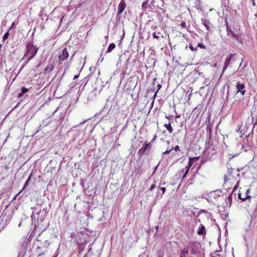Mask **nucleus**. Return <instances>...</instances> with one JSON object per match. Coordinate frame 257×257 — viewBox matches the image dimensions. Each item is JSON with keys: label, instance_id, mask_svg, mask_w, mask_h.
Masks as SVG:
<instances>
[{"label": "nucleus", "instance_id": "7ed1b4c3", "mask_svg": "<svg viewBox=\"0 0 257 257\" xmlns=\"http://www.w3.org/2000/svg\"><path fill=\"white\" fill-rule=\"evenodd\" d=\"M69 52L67 48H64L58 56V63L62 64V62L66 60L69 57Z\"/></svg>", "mask_w": 257, "mask_h": 257}, {"label": "nucleus", "instance_id": "6e6552de", "mask_svg": "<svg viewBox=\"0 0 257 257\" xmlns=\"http://www.w3.org/2000/svg\"><path fill=\"white\" fill-rule=\"evenodd\" d=\"M199 159V157H194L192 159H190V160H189V165L188 166H186V172H185V173L184 174V175L183 176V177H185L186 174L187 173V172L189 171V169H190V167L193 164L194 161H193V160H197Z\"/></svg>", "mask_w": 257, "mask_h": 257}, {"label": "nucleus", "instance_id": "412c9836", "mask_svg": "<svg viewBox=\"0 0 257 257\" xmlns=\"http://www.w3.org/2000/svg\"><path fill=\"white\" fill-rule=\"evenodd\" d=\"M9 35H10V34H9V31L7 33H6L5 34V35H4L3 38V40L4 41H6L8 38Z\"/></svg>", "mask_w": 257, "mask_h": 257}, {"label": "nucleus", "instance_id": "0eeeda50", "mask_svg": "<svg viewBox=\"0 0 257 257\" xmlns=\"http://www.w3.org/2000/svg\"><path fill=\"white\" fill-rule=\"evenodd\" d=\"M226 31L227 32V34L228 35H231L232 37L236 39V40H238V38H239V36L235 34L230 29V27L228 26V22L227 21H226Z\"/></svg>", "mask_w": 257, "mask_h": 257}, {"label": "nucleus", "instance_id": "4be33fe9", "mask_svg": "<svg viewBox=\"0 0 257 257\" xmlns=\"http://www.w3.org/2000/svg\"><path fill=\"white\" fill-rule=\"evenodd\" d=\"M251 119H252V123L253 124V125L256 124L257 123V116H256V118L252 116Z\"/></svg>", "mask_w": 257, "mask_h": 257}, {"label": "nucleus", "instance_id": "6ab92c4d", "mask_svg": "<svg viewBox=\"0 0 257 257\" xmlns=\"http://www.w3.org/2000/svg\"><path fill=\"white\" fill-rule=\"evenodd\" d=\"M156 136H155L153 139L151 141V142L150 143H148L147 144L146 142L145 143V145H144V147H146V149L147 150H150L151 149V145L150 144L151 143L153 142V141H155V140L156 139Z\"/></svg>", "mask_w": 257, "mask_h": 257}, {"label": "nucleus", "instance_id": "c85d7f7f", "mask_svg": "<svg viewBox=\"0 0 257 257\" xmlns=\"http://www.w3.org/2000/svg\"><path fill=\"white\" fill-rule=\"evenodd\" d=\"M157 88H158V89H157V90L156 92L155 93V95H154V97H155V96H156L157 92H158V91L160 90V89L161 88V84H158V85H157Z\"/></svg>", "mask_w": 257, "mask_h": 257}, {"label": "nucleus", "instance_id": "dca6fc26", "mask_svg": "<svg viewBox=\"0 0 257 257\" xmlns=\"http://www.w3.org/2000/svg\"><path fill=\"white\" fill-rule=\"evenodd\" d=\"M202 24L205 27L207 30H209L210 29V23L209 21L205 20H202Z\"/></svg>", "mask_w": 257, "mask_h": 257}, {"label": "nucleus", "instance_id": "bb28decb", "mask_svg": "<svg viewBox=\"0 0 257 257\" xmlns=\"http://www.w3.org/2000/svg\"><path fill=\"white\" fill-rule=\"evenodd\" d=\"M197 46L198 47H200V48H202V49H205L206 48L203 44H202V43H200L198 44Z\"/></svg>", "mask_w": 257, "mask_h": 257}, {"label": "nucleus", "instance_id": "c03bdc74", "mask_svg": "<svg viewBox=\"0 0 257 257\" xmlns=\"http://www.w3.org/2000/svg\"><path fill=\"white\" fill-rule=\"evenodd\" d=\"M166 142L167 143V144H169V141H166Z\"/></svg>", "mask_w": 257, "mask_h": 257}, {"label": "nucleus", "instance_id": "a18cd8bd", "mask_svg": "<svg viewBox=\"0 0 257 257\" xmlns=\"http://www.w3.org/2000/svg\"><path fill=\"white\" fill-rule=\"evenodd\" d=\"M157 34L159 35V34H160V32H158Z\"/></svg>", "mask_w": 257, "mask_h": 257}, {"label": "nucleus", "instance_id": "423d86ee", "mask_svg": "<svg viewBox=\"0 0 257 257\" xmlns=\"http://www.w3.org/2000/svg\"><path fill=\"white\" fill-rule=\"evenodd\" d=\"M250 192V190L249 189H247L246 190L245 194L238 193V197L239 199L242 200V201H245L246 199L250 198L251 196L249 195V193Z\"/></svg>", "mask_w": 257, "mask_h": 257}, {"label": "nucleus", "instance_id": "5701e85b", "mask_svg": "<svg viewBox=\"0 0 257 257\" xmlns=\"http://www.w3.org/2000/svg\"><path fill=\"white\" fill-rule=\"evenodd\" d=\"M21 90H22V92L23 93H27L28 91V89L24 86L22 87Z\"/></svg>", "mask_w": 257, "mask_h": 257}, {"label": "nucleus", "instance_id": "4c0bfd02", "mask_svg": "<svg viewBox=\"0 0 257 257\" xmlns=\"http://www.w3.org/2000/svg\"><path fill=\"white\" fill-rule=\"evenodd\" d=\"M166 118L169 120H170L171 119H172V118L170 116H166Z\"/></svg>", "mask_w": 257, "mask_h": 257}, {"label": "nucleus", "instance_id": "393cba45", "mask_svg": "<svg viewBox=\"0 0 257 257\" xmlns=\"http://www.w3.org/2000/svg\"><path fill=\"white\" fill-rule=\"evenodd\" d=\"M147 5H148L147 1H145V2H143V4H142V8H143L144 9H146L147 8Z\"/></svg>", "mask_w": 257, "mask_h": 257}, {"label": "nucleus", "instance_id": "f8f14e48", "mask_svg": "<svg viewBox=\"0 0 257 257\" xmlns=\"http://www.w3.org/2000/svg\"><path fill=\"white\" fill-rule=\"evenodd\" d=\"M173 150H174L176 152L180 151V147L179 146H176L174 148H172L170 150H167L165 152L163 153V155L169 154Z\"/></svg>", "mask_w": 257, "mask_h": 257}, {"label": "nucleus", "instance_id": "aec40b11", "mask_svg": "<svg viewBox=\"0 0 257 257\" xmlns=\"http://www.w3.org/2000/svg\"><path fill=\"white\" fill-rule=\"evenodd\" d=\"M41 247H38L37 248V252L38 253V256H42L45 254L44 251H42Z\"/></svg>", "mask_w": 257, "mask_h": 257}, {"label": "nucleus", "instance_id": "de8ad7c7", "mask_svg": "<svg viewBox=\"0 0 257 257\" xmlns=\"http://www.w3.org/2000/svg\"><path fill=\"white\" fill-rule=\"evenodd\" d=\"M224 179H226V177H224ZM226 181V179H225V182Z\"/></svg>", "mask_w": 257, "mask_h": 257}, {"label": "nucleus", "instance_id": "72a5a7b5", "mask_svg": "<svg viewBox=\"0 0 257 257\" xmlns=\"http://www.w3.org/2000/svg\"><path fill=\"white\" fill-rule=\"evenodd\" d=\"M161 190L162 191L163 193H164L166 191V188L165 187L161 188Z\"/></svg>", "mask_w": 257, "mask_h": 257}, {"label": "nucleus", "instance_id": "a878e982", "mask_svg": "<svg viewBox=\"0 0 257 257\" xmlns=\"http://www.w3.org/2000/svg\"><path fill=\"white\" fill-rule=\"evenodd\" d=\"M180 26H181V27L182 28H186V24L185 22H184V21L182 22Z\"/></svg>", "mask_w": 257, "mask_h": 257}, {"label": "nucleus", "instance_id": "7c9ffc66", "mask_svg": "<svg viewBox=\"0 0 257 257\" xmlns=\"http://www.w3.org/2000/svg\"><path fill=\"white\" fill-rule=\"evenodd\" d=\"M31 178L30 177H29L28 179H27V180L26 181V183L25 184V186H24V187H26V186L28 184V182H29Z\"/></svg>", "mask_w": 257, "mask_h": 257}, {"label": "nucleus", "instance_id": "ea45409f", "mask_svg": "<svg viewBox=\"0 0 257 257\" xmlns=\"http://www.w3.org/2000/svg\"><path fill=\"white\" fill-rule=\"evenodd\" d=\"M32 174H32V173H31V174L29 175V177H32Z\"/></svg>", "mask_w": 257, "mask_h": 257}, {"label": "nucleus", "instance_id": "9d476101", "mask_svg": "<svg viewBox=\"0 0 257 257\" xmlns=\"http://www.w3.org/2000/svg\"><path fill=\"white\" fill-rule=\"evenodd\" d=\"M197 234L199 235H202L203 236H204L206 234L205 228L203 225H200L197 230Z\"/></svg>", "mask_w": 257, "mask_h": 257}, {"label": "nucleus", "instance_id": "1a4fd4ad", "mask_svg": "<svg viewBox=\"0 0 257 257\" xmlns=\"http://www.w3.org/2000/svg\"><path fill=\"white\" fill-rule=\"evenodd\" d=\"M234 55H235L234 54H229V57H227V58H226L225 59V62H224V67H223V71H224L227 68V67H228V66L229 63H230L231 58Z\"/></svg>", "mask_w": 257, "mask_h": 257}, {"label": "nucleus", "instance_id": "4468645a", "mask_svg": "<svg viewBox=\"0 0 257 257\" xmlns=\"http://www.w3.org/2000/svg\"><path fill=\"white\" fill-rule=\"evenodd\" d=\"M188 253V249L187 247H185L181 251L180 257H186L187 254Z\"/></svg>", "mask_w": 257, "mask_h": 257}, {"label": "nucleus", "instance_id": "b1692460", "mask_svg": "<svg viewBox=\"0 0 257 257\" xmlns=\"http://www.w3.org/2000/svg\"><path fill=\"white\" fill-rule=\"evenodd\" d=\"M153 37L154 39H157V40H158L159 39V37L157 35V32H156L153 33Z\"/></svg>", "mask_w": 257, "mask_h": 257}, {"label": "nucleus", "instance_id": "8fccbe9b", "mask_svg": "<svg viewBox=\"0 0 257 257\" xmlns=\"http://www.w3.org/2000/svg\"><path fill=\"white\" fill-rule=\"evenodd\" d=\"M19 194H20V193L17 194V195H16V196H18V195H19Z\"/></svg>", "mask_w": 257, "mask_h": 257}, {"label": "nucleus", "instance_id": "a19ab883", "mask_svg": "<svg viewBox=\"0 0 257 257\" xmlns=\"http://www.w3.org/2000/svg\"><path fill=\"white\" fill-rule=\"evenodd\" d=\"M236 186H234V187H233V190H234L236 188Z\"/></svg>", "mask_w": 257, "mask_h": 257}, {"label": "nucleus", "instance_id": "79ce46f5", "mask_svg": "<svg viewBox=\"0 0 257 257\" xmlns=\"http://www.w3.org/2000/svg\"><path fill=\"white\" fill-rule=\"evenodd\" d=\"M231 198V195H229V196H228V198H229V199H230Z\"/></svg>", "mask_w": 257, "mask_h": 257}, {"label": "nucleus", "instance_id": "a211bd4d", "mask_svg": "<svg viewBox=\"0 0 257 257\" xmlns=\"http://www.w3.org/2000/svg\"><path fill=\"white\" fill-rule=\"evenodd\" d=\"M146 151H147L146 147H145L144 146L143 147H142L139 150V152H138L139 155L140 156H142L145 153Z\"/></svg>", "mask_w": 257, "mask_h": 257}, {"label": "nucleus", "instance_id": "39448f33", "mask_svg": "<svg viewBox=\"0 0 257 257\" xmlns=\"http://www.w3.org/2000/svg\"><path fill=\"white\" fill-rule=\"evenodd\" d=\"M126 7V4L124 0H121L117 8V15H120L124 10Z\"/></svg>", "mask_w": 257, "mask_h": 257}, {"label": "nucleus", "instance_id": "09e8293b", "mask_svg": "<svg viewBox=\"0 0 257 257\" xmlns=\"http://www.w3.org/2000/svg\"><path fill=\"white\" fill-rule=\"evenodd\" d=\"M19 194H20V193L17 194V195H16V196H18V195H19Z\"/></svg>", "mask_w": 257, "mask_h": 257}, {"label": "nucleus", "instance_id": "58836bf2", "mask_svg": "<svg viewBox=\"0 0 257 257\" xmlns=\"http://www.w3.org/2000/svg\"><path fill=\"white\" fill-rule=\"evenodd\" d=\"M158 165H157L155 167V171H155L156 170V169H157V168H158ZM154 172H153V173H154Z\"/></svg>", "mask_w": 257, "mask_h": 257}, {"label": "nucleus", "instance_id": "49530a36", "mask_svg": "<svg viewBox=\"0 0 257 257\" xmlns=\"http://www.w3.org/2000/svg\"><path fill=\"white\" fill-rule=\"evenodd\" d=\"M244 151H247V150H246V149H245V148H244Z\"/></svg>", "mask_w": 257, "mask_h": 257}, {"label": "nucleus", "instance_id": "cd10ccee", "mask_svg": "<svg viewBox=\"0 0 257 257\" xmlns=\"http://www.w3.org/2000/svg\"><path fill=\"white\" fill-rule=\"evenodd\" d=\"M189 48L192 50V51H197V47H196L195 48H194L193 46H192V45L190 44L189 45Z\"/></svg>", "mask_w": 257, "mask_h": 257}, {"label": "nucleus", "instance_id": "f03ea898", "mask_svg": "<svg viewBox=\"0 0 257 257\" xmlns=\"http://www.w3.org/2000/svg\"><path fill=\"white\" fill-rule=\"evenodd\" d=\"M247 169L245 167L240 170L230 168L228 169V172L231 177H240V176H243L244 175V173L247 171Z\"/></svg>", "mask_w": 257, "mask_h": 257}, {"label": "nucleus", "instance_id": "2f4dec72", "mask_svg": "<svg viewBox=\"0 0 257 257\" xmlns=\"http://www.w3.org/2000/svg\"><path fill=\"white\" fill-rule=\"evenodd\" d=\"M15 26V23H13L9 31H10V30L13 29Z\"/></svg>", "mask_w": 257, "mask_h": 257}, {"label": "nucleus", "instance_id": "c756f323", "mask_svg": "<svg viewBox=\"0 0 257 257\" xmlns=\"http://www.w3.org/2000/svg\"><path fill=\"white\" fill-rule=\"evenodd\" d=\"M196 250L194 248H193L191 250V253L192 254H196Z\"/></svg>", "mask_w": 257, "mask_h": 257}, {"label": "nucleus", "instance_id": "f704fd0d", "mask_svg": "<svg viewBox=\"0 0 257 257\" xmlns=\"http://www.w3.org/2000/svg\"><path fill=\"white\" fill-rule=\"evenodd\" d=\"M155 187V186L154 184L152 185L151 186V188H150L151 190H153L154 189Z\"/></svg>", "mask_w": 257, "mask_h": 257}, {"label": "nucleus", "instance_id": "20e7f679", "mask_svg": "<svg viewBox=\"0 0 257 257\" xmlns=\"http://www.w3.org/2000/svg\"><path fill=\"white\" fill-rule=\"evenodd\" d=\"M236 87L237 89V93L240 92L242 96L245 94L246 91L245 90V85L244 83H240V82H238L236 85Z\"/></svg>", "mask_w": 257, "mask_h": 257}, {"label": "nucleus", "instance_id": "473e14b6", "mask_svg": "<svg viewBox=\"0 0 257 257\" xmlns=\"http://www.w3.org/2000/svg\"><path fill=\"white\" fill-rule=\"evenodd\" d=\"M23 93L21 92V93H20L19 94H18V98H21L23 96Z\"/></svg>", "mask_w": 257, "mask_h": 257}, {"label": "nucleus", "instance_id": "9b49d317", "mask_svg": "<svg viewBox=\"0 0 257 257\" xmlns=\"http://www.w3.org/2000/svg\"><path fill=\"white\" fill-rule=\"evenodd\" d=\"M54 69V66L52 64H48L44 69L45 73H51Z\"/></svg>", "mask_w": 257, "mask_h": 257}, {"label": "nucleus", "instance_id": "f3484780", "mask_svg": "<svg viewBox=\"0 0 257 257\" xmlns=\"http://www.w3.org/2000/svg\"><path fill=\"white\" fill-rule=\"evenodd\" d=\"M115 48V44L113 43H111L109 45V46H108V47L107 48V53L111 52Z\"/></svg>", "mask_w": 257, "mask_h": 257}, {"label": "nucleus", "instance_id": "f257e3e1", "mask_svg": "<svg viewBox=\"0 0 257 257\" xmlns=\"http://www.w3.org/2000/svg\"><path fill=\"white\" fill-rule=\"evenodd\" d=\"M38 48L34 45L33 40L29 41L26 46V51L23 58H27L26 63H28L37 54Z\"/></svg>", "mask_w": 257, "mask_h": 257}, {"label": "nucleus", "instance_id": "37998d69", "mask_svg": "<svg viewBox=\"0 0 257 257\" xmlns=\"http://www.w3.org/2000/svg\"><path fill=\"white\" fill-rule=\"evenodd\" d=\"M231 198V195H229V196H228V198H229V199H230Z\"/></svg>", "mask_w": 257, "mask_h": 257}, {"label": "nucleus", "instance_id": "ddd939ff", "mask_svg": "<svg viewBox=\"0 0 257 257\" xmlns=\"http://www.w3.org/2000/svg\"><path fill=\"white\" fill-rule=\"evenodd\" d=\"M164 126L167 128V130L168 131L170 134H171L173 133V127L171 126V124L170 122L169 123H165L164 124Z\"/></svg>", "mask_w": 257, "mask_h": 257}, {"label": "nucleus", "instance_id": "e433bc0d", "mask_svg": "<svg viewBox=\"0 0 257 257\" xmlns=\"http://www.w3.org/2000/svg\"><path fill=\"white\" fill-rule=\"evenodd\" d=\"M214 257H223L222 256L220 255V254H217L215 255V256Z\"/></svg>", "mask_w": 257, "mask_h": 257}, {"label": "nucleus", "instance_id": "2eb2a0df", "mask_svg": "<svg viewBox=\"0 0 257 257\" xmlns=\"http://www.w3.org/2000/svg\"><path fill=\"white\" fill-rule=\"evenodd\" d=\"M212 195H214V197H220L222 195V191L220 190H216L214 191L212 193Z\"/></svg>", "mask_w": 257, "mask_h": 257}, {"label": "nucleus", "instance_id": "c9c22d12", "mask_svg": "<svg viewBox=\"0 0 257 257\" xmlns=\"http://www.w3.org/2000/svg\"><path fill=\"white\" fill-rule=\"evenodd\" d=\"M78 77H79V75H76L74 76L73 79H76L78 78Z\"/></svg>", "mask_w": 257, "mask_h": 257}]
</instances>
